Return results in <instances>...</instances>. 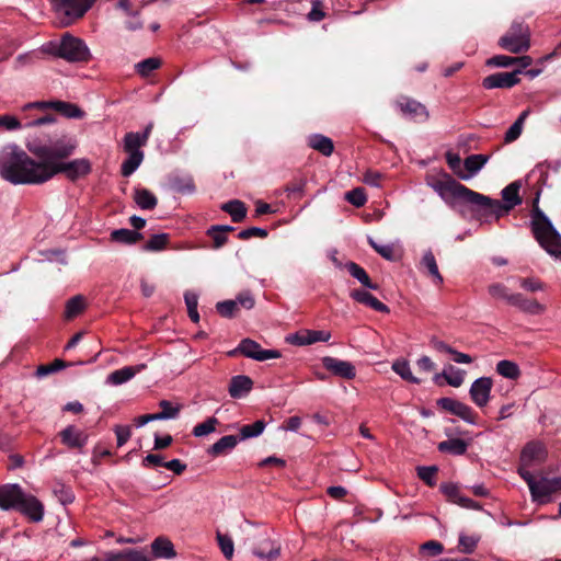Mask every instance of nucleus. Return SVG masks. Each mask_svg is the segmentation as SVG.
I'll list each match as a JSON object with an SVG mask.
<instances>
[{
	"instance_id": "nucleus-8",
	"label": "nucleus",
	"mask_w": 561,
	"mask_h": 561,
	"mask_svg": "<svg viewBox=\"0 0 561 561\" xmlns=\"http://www.w3.org/2000/svg\"><path fill=\"white\" fill-rule=\"evenodd\" d=\"M499 45L512 54L527 51L530 47L529 26L522 21H514L507 32L499 39Z\"/></svg>"
},
{
	"instance_id": "nucleus-15",
	"label": "nucleus",
	"mask_w": 561,
	"mask_h": 561,
	"mask_svg": "<svg viewBox=\"0 0 561 561\" xmlns=\"http://www.w3.org/2000/svg\"><path fill=\"white\" fill-rule=\"evenodd\" d=\"M27 107L51 108L67 118L84 117V112L77 104L65 101L36 102Z\"/></svg>"
},
{
	"instance_id": "nucleus-22",
	"label": "nucleus",
	"mask_w": 561,
	"mask_h": 561,
	"mask_svg": "<svg viewBox=\"0 0 561 561\" xmlns=\"http://www.w3.org/2000/svg\"><path fill=\"white\" fill-rule=\"evenodd\" d=\"M145 368H146V365L140 364L137 366H125L121 369L114 370L107 376V383H111L114 386L123 385V383L127 382L128 380H130L131 378H134V376L137 373H140Z\"/></svg>"
},
{
	"instance_id": "nucleus-55",
	"label": "nucleus",
	"mask_w": 561,
	"mask_h": 561,
	"mask_svg": "<svg viewBox=\"0 0 561 561\" xmlns=\"http://www.w3.org/2000/svg\"><path fill=\"white\" fill-rule=\"evenodd\" d=\"M216 309L218 313L225 318H232L238 310V302L234 300H225L217 302Z\"/></svg>"
},
{
	"instance_id": "nucleus-25",
	"label": "nucleus",
	"mask_w": 561,
	"mask_h": 561,
	"mask_svg": "<svg viewBox=\"0 0 561 561\" xmlns=\"http://www.w3.org/2000/svg\"><path fill=\"white\" fill-rule=\"evenodd\" d=\"M308 145L310 148L325 157H330L334 151L332 139L321 134L310 135L308 138Z\"/></svg>"
},
{
	"instance_id": "nucleus-27",
	"label": "nucleus",
	"mask_w": 561,
	"mask_h": 561,
	"mask_svg": "<svg viewBox=\"0 0 561 561\" xmlns=\"http://www.w3.org/2000/svg\"><path fill=\"white\" fill-rule=\"evenodd\" d=\"M240 439L234 435H226L213 444L207 453L213 457H218L232 450Z\"/></svg>"
},
{
	"instance_id": "nucleus-50",
	"label": "nucleus",
	"mask_w": 561,
	"mask_h": 561,
	"mask_svg": "<svg viewBox=\"0 0 561 561\" xmlns=\"http://www.w3.org/2000/svg\"><path fill=\"white\" fill-rule=\"evenodd\" d=\"M219 423V421L211 416V417H208L206 421H204L203 423H199L197 424L194 428H193V435L195 437H203V436H206L213 432L216 431V425Z\"/></svg>"
},
{
	"instance_id": "nucleus-59",
	"label": "nucleus",
	"mask_w": 561,
	"mask_h": 561,
	"mask_svg": "<svg viewBox=\"0 0 561 561\" xmlns=\"http://www.w3.org/2000/svg\"><path fill=\"white\" fill-rule=\"evenodd\" d=\"M515 57H510L505 55H496L486 60V65L492 67H510L512 65H515Z\"/></svg>"
},
{
	"instance_id": "nucleus-48",
	"label": "nucleus",
	"mask_w": 561,
	"mask_h": 561,
	"mask_svg": "<svg viewBox=\"0 0 561 561\" xmlns=\"http://www.w3.org/2000/svg\"><path fill=\"white\" fill-rule=\"evenodd\" d=\"M371 248L380 254L383 259L388 261H397L398 254L396 252V249L392 244H378L375 242L371 238L368 240Z\"/></svg>"
},
{
	"instance_id": "nucleus-21",
	"label": "nucleus",
	"mask_w": 561,
	"mask_h": 561,
	"mask_svg": "<svg viewBox=\"0 0 561 561\" xmlns=\"http://www.w3.org/2000/svg\"><path fill=\"white\" fill-rule=\"evenodd\" d=\"M489 157L484 154H471L463 161L466 172H457V175L461 180H469L477 174L483 165L488 162Z\"/></svg>"
},
{
	"instance_id": "nucleus-18",
	"label": "nucleus",
	"mask_w": 561,
	"mask_h": 561,
	"mask_svg": "<svg viewBox=\"0 0 561 561\" xmlns=\"http://www.w3.org/2000/svg\"><path fill=\"white\" fill-rule=\"evenodd\" d=\"M323 367L332 373L334 376L351 380L356 376L355 366L347 360H342L335 357L325 356L322 358Z\"/></svg>"
},
{
	"instance_id": "nucleus-44",
	"label": "nucleus",
	"mask_w": 561,
	"mask_h": 561,
	"mask_svg": "<svg viewBox=\"0 0 561 561\" xmlns=\"http://www.w3.org/2000/svg\"><path fill=\"white\" fill-rule=\"evenodd\" d=\"M265 422L263 420H257L252 424L243 425L240 428V440L253 438L260 436L264 428H265Z\"/></svg>"
},
{
	"instance_id": "nucleus-42",
	"label": "nucleus",
	"mask_w": 561,
	"mask_h": 561,
	"mask_svg": "<svg viewBox=\"0 0 561 561\" xmlns=\"http://www.w3.org/2000/svg\"><path fill=\"white\" fill-rule=\"evenodd\" d=\"M392 369L396 374H398L402 379L412 382L420 383L421 379L416 378L410 368V364L405 359H398L392 364Z\"/></svg>"
},
{
	"instance_id": "nucleus-17",
	"label": "nucleus",
	"mask_w": 561,
	"mask_h": 561,
	"mask_svg": "<svg viewBox=\"0 0 561 561\" xmlns=\"http://www.w3.org/2000/svg\"><path fill=\"white\" fill-rule=\"evenodd\" d=\"M437 404L442 409L450 412L454 415H457L458 417L462 419L463 421H466L470 424L476 423L477 414L473 412V410L469 405H467L460 401H457L451 398H440V399H438Z\"/></svg>"
},
{
	"instance_id": "nucleus-30",
	"label": "nucleus",
	"mask_w": 561,
	"mask_h": 561,
	"mask_svg": "<svg viewBox=\"0 0 561 561\" xmlns=\"http://www.w3.org/2000/svg\"><path fill=\"white\" fill-rule=\"evenodd\" d=\"M421 266L426 270L427 275L433 279L434 283L438 285L443 283V276L439 273L436 259L431 250H427L423 254Z\"/></svg>"
},
{
	"instance_id": "nucleus-11",
	"label": "nucleus",
	"mask_w": 561,
	"mask_h": 561,
	"mask_svg": "<svg viewBox=\"0 0 561 561\" xmlns=\"http://www.w3.org/2000/svg\"><path fill=\"white\" fill-rule=\"evenodd\" d=\"M60 442L69 449H76L82 453L88 444L89 435L87 432L78 428L76 425H68L58 434Z\"/></svg>"
},
{
	"instance_id": "nucleus-10",
	"label": "nucleus",
	"mask_w": 561,
	"mask_h": 561,
	"mask_svg": "<svg viewBox=\"0 0 561 561\" xmlns=\"http://www.w3.org/2000/svg\"><path fill=\"white\" fill-rule=\"evenodd\" d=\"M240 353L248 358H252L257 362H264L267 359L279 358L282 356L280 352L277 350H263L261 345L251 340L243 339L239 346L231 352V355Z\"/></svg>"
},
{
	"instance_id": "nucleus-51",
	"label": "nucleus",
	"mask_w": 561,
	"mask_h": 561,
	"mask_svg": "<svg viewBox=\"0 0 561 561\" xmlns=\"http://www.w3.org/2000/svg\"><path fill=\"white\" fill-rule=\"evenodd\" d=\"M108 561H148V559L140 551L128 550L117 554H108Z\"/></svg>"
},
{
	"instance_id": "nucleus-14",
	"label": "nucleus",
	"mask_w": 561,
	"mask_h": 561,
	"mask_svg": "<svg viewBox=\"0 0 561 561\" xmlns=\"http://www.w3.org/2000/svg\"><path fill=\"white\" fill-rule=\"evenodd\" d=\"M331 339V332L324 330H300L286 337V341L293 345L305 346L317 342H328Z\"/></svg>"
},
{
	"instance_id": "nucleus-61",
	"label": "nucleus",
	"mask_w": 561,
	"mask_h": 561,
	"mask_svg": "<svg viewBox=\"0 0 561 561\" xmlns=\"http://www.w3.org/2000/svg\"><path fill=\"white\" fill-rule=\"evenodd\" d=\"M267 230L259 227H251L239 232L238 238L241 240H248L252 237L266 238Z\"/></svg>"
},
{
	"instance_id": "nucleus-49",
	"label": "nucleus",
	"mask_w": 561,
	"mask_h": 561,
	"mask_svg": "<svg viewBox=\"0 0 561 561\" xmlns=\"http://www.w3.org/2000/svg\"><path fill=\"white\" fill-rule=\"evenodd\" d=\"M161 66V60L157 57L144 59L136 65V70L141 77H148L153 70Z\"/></svg>"
},
{
	"instance_id": "nucleus-47",
	"label": "nucleus",
	"mask_w": 561,
	"mask_h": 561,
	"mask_svg": "<svg viewBox=\"0 0 561 561\" xmlns=\"http://www.w3.org/2000/svg\"><path fill=\"white\" fill-rule=\"evenodd\" d=\"M480 541L479 536H468L465 534H460L459 536V551L465 554H471L474 552L478 542Z\"/></svg>"
},
{
	"instance_id": "nucleus-5",
	"label": "nucleus",
	"mask_w": 561,
	"mask_h": 561,
	"mask_svg": "<svg viewBox=\"0 0 561 561\" xmlns=\"http://www.w3.org/2000/svg\"><path fill=\"white\" fill-rule=\"evenodd\" d=\"M539 195L540 193L538 192L530 213L531 232L537 242L548 254L554 259L561 260V234L553 227L546 214L539 208Z\"/></svg>"
},
{
	"instance_id": "nucleus-26",
	"label": "nucleus",
	"mask_w": 561,
	"mask_h": 561,
	"mask_svg": "<svg viewBox=\"0 0 561 561\" xmlns=\"http://www.w3.org/2000/svg\"><path fill=\"white\" fill-rule=\"evenodd\" d=\"M545 458V448L540 443H528L520 455L524 465L530 466L534 461H541Z\"/></svg>"
},
{
	"instance_id": "nucleus-31",
	"label": "nucleus",
	"mask_w": 561,
	"mask_h": 561,
	"mask_svg": "<svg viewBox=\"0 0 561 561\" xmlns=\"http://www.w3.org/2000/svg\"><path fill=\"white\" fill-rule=\"evenodd\" d=\"M134 201L144 210H152L158 204L156 195L147 188H135Z\"/></svg>"
},
{
	"instance_id": "nucleus-46",
	"label": "nucleus",
	"mask_w": 561,
	"mask_h": 561,
	"mask_svg": "<svg viewBox=\"0 0 561 561\" xmlns=\"http://www.w3.org/2000/svg\"><path fill=\"white\" fill-rule=\"evenodd\" d=\"M184 300H185V305L187 307V312H188L190 319L194 323H197L199 321V314L197 311L198 296L193 291H186L184 294Z\"/></svg>"
},
{
	"instance_id": "nucleus-63",
	"label": "nucleus",
	"mask_w": 561,
	"mask_h": 561,
	"mask_svg": "<svg viewBox=\"0 0 561 561\" xmlns=\"http://www.w3.org/2000/svg\"><path fill=\"white\" fill-rule=\"evenodd\" d=\"M325 16L324 11L322 10V2L320 0L312 1V9L308 13V20L311 22H319L323 20Z\"/></svg>"
},
{
	"instance_id": "nucleus-23",
	"label": "nucleus",
	"mask_w": 561,
	"mask_h": 561,
	"mask_svg": "<svg viewBox=\"0 0 561 561\" xmlns=\"http://www.w3.org/2000/svg\"><path fill=\"white\" fill-rule=\"evenodd\" d=\"M253 387V381L249 376L238 375L231 378L229 383V394L231 398H241L249 393Z\"/></svg>"
},
{
	"instance_id": "nucleus-4",
	"label": "nucleus",
	"mask_w": 561,
	"mask_h": 561,
	"mask_svg": "<svg viewBox=\"0 0 561 561\" xmlns=\"http://www.w3.org/2000/svg\"><path fill=\"white\" fill-rule=\"evenodd\" d=\"M0 508L18 511L33 523L44 517V506L34 495L25 493L19 484L0 486Z\"/></svg>"
},
{
	"instance_id": "nucleus-29",
	"label": "nucleus",
	"mask_w": 561,
	"mask_h": 561,
	"mask_svg": "<svg viewBox=\"0 0 561 561\" xmlns=\"http://www.w3.org/2000/svg\"><path fill=\"white\" fill-rule=\"evenodd\" d=\"M513 306L530 314H541L546 309L545 306L539 304L536 299L526 298L519 293H516Z\"/></svg>"
},
{
	"instance_id": "nucleus-60",
	"label": "nucleus",
	"mask_w": 561,
	"mask_h": 561,
	"mask_svg": "<svg viewBox=\"0 0 561 561\" xmlns=\"http://www.w3.org/2000/svg\"><path fill=\"white\" fill-rule=\"evenodd\" d=\"M440 491L446 495L448 501L455 504L461 495L459 488L454 483L442 484Z\"/></svg>"
},
{
	"instance_id": "nucleus-36",
	"label": "nucleus",
	"mask_w": 561,
	"mask_h": 561,
	"mask_svg": "<svg viewBox=\"0 0 561 561\" xmlns=\"http://www.w3.org/2000/svg\"><path fill=\"white\" fill-rule=\"evenodd\" d=\"M346 270L348 273L356 278L364 287L377 290L379 286L376 283H373L366 273V271L354 262H350L346 264Z\"/></svg>"
},
{
	"instance_id": "nucleus-39",
	"label": "nucleus",
	"mask_w": 561,
	"mask_h": 561,
	"mask_svg": "<svg viewBox=\"0 0 561 561\" xmlns=\"http://www.w3.org/2000/svg\"><path fill=\"white\" fill-rule=\"evenodd\" d=\"M529 114H530V110H528V108L523 111L519 114L517 119L513 123V125L505 133V137H504L505 142L510 144V142H513L516 139H518V137L520 136V134L523 131L524 123Z\"/></svg>"
},
{
	"instance_id": "nucleus-52",
	"label": "nucleus",
	"mask_w": 561,
	"mask_h": 561,
	"mask_svg": "<svg viewBox=\"0 0 561 561\" xmlns=\"http://www.w3.org/2000/svg\"><path fill=\"white\" fill-rule=\"evenodd\" d=\"M345 199L355 207H362L367 202V196L363 187H356L346 192Z\"/></svg>"
},
{
	"instance_id": "nucleus-7",
	"label": "nucleus",
	"mask_w": 561,
	"mask_h": 561,
	"mask_svg": "<svg viewBox=\"0 0 561 561\" xmlns=\"http://www.w3.org/2000/svg\"><path fill=\"white\" fill-rule=\"evenodd\" d=\"M146 145L147 142L141 139L139 133L129 131L125 134L123 148L127 153V158L121 165V174L123 176H130L140 167L145 158L141 147H145Z\"/></svg>"
},
{
	"instance_id": "nucleus-28",
	"label": "nucleus",
	"mask_w": 561,
	"mask_h": 561,
	"mask_svg": "<svg viewBox=\"0 0 561 561\" xmlns=\"http://www.w3.org/2000/svg\"><path fill=\"white\" fill-rule=\"evenodd\" d=\"M151 550L156 558L171 559L176 552L173 543L165 537H158L151 543Z\"/></svg>"
},
{
	"instance_id": "nucleus-2",
	"label": "nucleus",
	"mask_w": 561,
	"mask_h": 561,
	"mask_svg": "<svg viewBox=\"0 0 561 561\" xmlns=\"http://www.w3.org/2000/svg\"><path fill=\"white\" fill-rule=\"evenodd\" d=\"M432 187L446 202L454 198L468 204L482 217L494 216L495 219H499L508 214L515 206L522 204V197L519 196L522 184L519 181L512 182L502 190L501 195L504 203L468 188L449 174H444L436 180Z\"/></svg>"
},
{
	"instance_id": "nucleus-3",
	"label": "nucleus",
	"mask_w": 561,
	"mask_h": 561,
	"mask_svg": "<svg viewBox=\"0 0 561 561\" xmlns=\"http://www.w3.org/2000/svg\"><path fill=\"white\" fill-rule=\"evenodd\" d=\"M35 130L34 136L27 140L26 148L38 158L37 161H56L71 156L77 148L75 137L60 131L55 126V117L46 115L26 124Z\"/></svg>"
},
{
	"instance_id": "nucleus-6",
	"label": "nucleus",
	"mask_w": 561,
	"mask_h": 561,
	"mask_svg": "<svg viewBox=\"0 0 561 561\" xmlns=\"http://www.w3.org/2000/svg\"><path fill=\"white\" fill-rule=\"evenodd\" d=\"M44 50L68 62H88L91 59L87 44L69 33L64 34L59 42H49Z\"/></svg>"
},
{
	"instance_id": "nucleus-32",
	"label": "nucleus",
	"mask_w": 561,
	"mask_h": 561,
	"mask_svg": "<svg viewBox=\"0 0 561 561\" xmlns=\"http://www.w3.org/2000/svg\"><path fill=\"white\" fill-rule=\"evenodd\" d=\"M280 547L270 538H265L262 542L253 550V553L261 558L273 560L279 556Z\"/></svg>"
},
{
	"instance_id": "nucleus-13",
	"label": "nucleus",
	"mask_w": 561,
	"mask_h": 561,
	"mask_svg": "<svg viewBox=\"0 0 561 561\" xmlns=\"http://www.w3.org/2000/svg\"><path fill=\"white\" fill-rule=\"evenodd\" d=\"M520 69L512 72H496L485 77L482 81V87L486 90L492 89H511L519 83Z\"/></svg>"
},
{
	"instance_id": "nucleus-41",
	"label": "nucleus",
	"mask_w": 561,
	"mask_h": 561,
	"mask_svg": "<svg viewBox=\"0 0 561 561\" xmlns=\"http://www.w3.org/2000/svg\"><path fill=\"white\" fill-rule=\"evenodd\" d=\"M496 371L499 375L513 380L520 376V369L518 365L507 359L500 360L496 364Z\"/></svg>"
},
{
	"instance_id": "nucleus-9",
	"label": "nucleus",
	"mask_w": 561,
	"mask_h": 561,
	"mask_svg": "<svg viewBox=\"0 0 561 561\" xmlns=\"http://www.w3.org/2000/svg\"><path fill=\"white\" fill-rule=\"evenodd\" d=\"M96 0H60L55 5L62 26H69L81 19Z\"/></svg>"
},
{
	"instance_id": "nucleus-19",
	"label": "nucleus",
	"mask_w": 561,
	"mask_h": 561,
	"mask_svg": "<svg viewBox=\"0 0 561 561\" xmlns=\"http://www.w3.org/2000/svg\"><path fill=\"white\" fill-rule=\"evenodd\" d=\"M397 106L404 116L411 118H420L423 121L428 118V112L425 105L414 99L401 96L397 101Z\"/></svg>"
},
{
	"instance_id": "nucleus-20",
	"label": "nucleus",
	"mask_w": 561,
	"mask_h": 561,
	"mask_svg": "<svg viewBox=\"0 0 561 561\" xmlns=\"http://www.w3.org/2000/svg\"><path fill=\"white\" fill-rule=\"evenodd\" d=\"M350 296L357 302L370 307L375 311L389 313L390 309L387 305L379 301L375 296L364 289L352 290Z\"/></svg>"
},
{
	"instance_id": "nucleus-56",
	"label": "nucleus",
	"mask_w": 561,
	"mask_h": 561,
	"mask_svg": "<svg viewBox=\"0 0 561 561\" xmlns=\"http://www.w3.org/2000/svg\"><path fill=\"white\" fill-rule=\"evenodd\" d=\"M436 472H437V467H435V466L417 468L419 478L430 486H434L436 484V479H435Z\"/></svg>"
},
{
	"instance_id": "nucleus-33",
	"label": "nucleus",
	"mask_w": 561,
	"mask_h": 561,
	"mask_svg": "<svg viewBox=\"0 0 561 561\" xmlns=\"http://www.w3.org/2000/svg\"><path fill=\"white\" fill-rule=\"evenodd\" d=\"M442 377L449 386L457 388L460 387L465 380V371L456 369L454 366L449 365L442 374H436L434 376V382L438 383V380Z\"/></svg>"
},
{
	"instance_id": "nucleus-35",
	"label": "nucleus",
	"mask_w": 561,
	"mask_h": 561,
	"mask_svg": "<svg viewBox=\"0 0 561 561\" xmlns=\"http://www.w3.org/2000/svg\"><path fill=\"white\" fill-rule=\"evenodd\" d=\"M468 444L461 438H450L438 444L437 449L440 453H448L455 456H461L467 451Z\"/></svg>"
},
{
	"instance_id": "nucleus-54",
	"label": "nucleus",
	"mask_w": 561,
	"mask_h": 561,
	"mask_svg": "<svg viewBox=\"0 0 561 561\" xmlns=\"http://www.w3.org/2000/svg\"><path fill=\"white\" fill-rule=\"evenodd\" d=\"M206 233L213 239V249H220L228 241V237L224 233V231L219 230V228L215 226L208 228Z\"/></svg>"
},
{
	"instance_id": "nucleus-16",
	"label": "nucleus",
	"mask_w": 561,
	"mask_h": 561,
	"mask_svg": "<svg viewBox=\"0 0 561 561\" xmlns=\"http://www.w3.org/2000/svg\"><path fill=\"white\" fill-rule=\"evenodd\" d=\"M492 386L493 381L490 377H480L472 382L469 393L474 404L483 408L489 403Z\"/></svg>"
},
{
	"instance_id": "nucleus-53",
	"label": "nucleus",
	"mask_w": 561,
	"mask_h": 561,
	"mask_svg": "<svg viewBox=\"0 0 561 561\" xmlns=\"http://www.w3.org/2000/svg\"><path fill=\"white\" fill-rule=\"evenodd\" d=\"M217 541L222 554L230 560L233 557V541L230 536L217 533Z\"/></svg>"
},
{
	"instance_id": "nucleus-40",
	"label": "nucleus",
	"mask_w": 561,
	"mask_h": 561,
	"mask_svg": "<svg viewBox=\"0 0 561 561\" xmlns=\"http://www.w3.org/2000/svg\"><path fill=\"white\" fill-rule=\"evenodd\" d=\"M85 309V300L83 296L77 295L70 298L65 308V318L67 320L73 319Z\"/></svg>"
},
{
	"instance_id": "nucleus-45",
	"label": "nucleus",
	"mask_w": 561,
	"mask_h": 561,
	"mask_svg": "<svg viewBox=\"0 0 561 561\" xmlns=\"http://www.w3.org/2000/svg\"><path fill=\"white\" fill-rule=\"evenodd\" d=\"M159 407L161 408V411L156 413L157 414V419L159 421H161V420H170V419L178 417V415H179V413H180V411L182 409L181 404L173 405L168 400H161L159 402Z\"/></svg>"
},
{
	"instance_id": "nucleus-64",
	"label": "nucleus",
	"mask_w": 561,
	"mask_h": 561,
	"mask_svg": "<svg viewBox=\"0 0 561 561\" xmlns=\"http://www.w3.org/2000/svg\"><path fill=\"white\" fill-rule=\"evenodd\" d=\"M0 127L5 128L7 130H15L21 128V122L15 116L1 115Z\"/></svg>"
},
{
	"instance_id": "nucleus-12",
	"label": "nucleus",
	"mask_w": 561,
	"mask_h": 561,
	"mask_svg": "<svg viewBox=\"0 0 561 561\" xmlns=\"http://www.w3.org/2000/svg\"><path fill=\"white\" fill-rule=\"evenodd\" d=\"M561 491V476L554 478H541L533 489V501L538 504L550 502L552 493Z\"/></svg>"
},
{
	"instance_id": "nucleus-43",
	"label": "nucleus",
	"mask_w": 561,
	"mask_h": 561,
	"mask_svg": "<svg viewBox=\"0 0 561 561\" xmlns=\"http://www.w3.org/2000/svg\"><path fill=\"white\" fill-rule=\"evenodd\" d=\"M170 240L168 233H157L150 237L142 249L148 252H157L167 248Z\"/></svg>"
},
{
	"instance_id": "nucleus-37",
	"label": "nucleus",
	"mask_w": 561,
	"mask_h": 561,
	"mask_svg": "<svg viewBox=\"0 0 561 561\" xmlns=\"http://www.w3.org/2000/svg\"><path fill=\"white\" fill-rule=\"evenodd\" d=\"M144 237L140 232L129 229H116L111 232V240L124 244H135Z\"/></svg>"
},
{
	"instance_id": "nucleus-34",
	"label": "nucleus",
	"mask_w": 561,
	"mask_h": 561,
	"mask_svg": "<svg viewBox=\"0 0 561 561\" xmlns=\"http://www.w3.org/2000/svg\"><path fill=\"white\" fill-rule=\"evenodd\" d=\"M488 293L494 300H503L513 306L516 293H511L510 288L502 283H493L488 286Z\"/></svg>"
},
{
	"instance_id": "nucleus-57",
	"label": "nucleus",
	"mask_w": 561,
	"mask_h": 561,
	"mask_svg": "<svg viewBox=\"0 0 561 561\" xmlns=\"http://www.w3.org/2000/svg\"><path fill=\"white\" fill-rule=\"evenodd\" d=\"M125 21V28L129 32H137L144 28V21L141 19L140 10L135 11Z\"/></svg>"
},
{
	"instance_id": "nucleus-24",
	"label": "nucleus",
	"mask_w": 561,
	"mask_h": 561,
	"mask_svg": "<svg viewBox=\"0 0 561 561\" xmlns=\"http://www.w3.org/2000/svg\"><path fill=\"white\" fill-rule=\"evenodd\" d=\"M171 188L179 194H193L195 192V183L190 174H173L170 178Z\"/></svg>"
},
{
	"instance_id": "nucleus-58",
	"label": "nucleus",
	"mask_w": 561,
	"mask_h": 561,
	"mask_svg": "<svg viewBox=\"0 0 561 561\" xmlns=\"http://www.w3.org/2000/svg\"><path fill=\"white\" fill-rule=\"evenodd\" d=\"M66 365H65V362H62L61 359H55L51 364L49 365H41L37 367L36 369V376L37 377H45L51 373H55V371H58L59 369L64 368Z\"/></svg>"
},
{
	"instance_id": "nucleus-38",
	"label": "nucleus",
	"mask_w": 561,
	"mask_h": 561,
	"mask_svg": "<svg viewBox=\"0 0 561 561\" xmlns=\"http://www.w3.org/2000/svg\"><path fill=\"white\" fill-rule=\"evenodd\" d=\"M221 209L231 216L233 222H241L247 216L244 203L238 199L225 203Z\"/></svg>"
},
{
	"instance_id": "nucleus-62",
	"label": "nucleus",
	"mask_w": 561,
	"mask_h": 561,
	"mask_svg": "<svg viewBox=\"0 0 561 561\" xmlns=\"http://www.w3.org/2000/svg\"><path fill=\"white\" fill-rule=\"evenodd\" d=\"M117 438V447H122L131 436V430L127 425H116L114 428Z\"/></svg>"
},
{
	"instance_id": "nucleus-1",
	"label": "nucleus",
	"mask_w": 561,
	"mask_h": 561,
	"mask_svg": "<svg viewBox=\"0 0 561 561\" xmlns=\"http://www.w3.org/2000/svg\"><path fill=\"white\" fill-rule=\"evenodd\" d=\"M91 170V162L87 158L69 162L36 161L18 147L8 148L0 154V175L14 185L43 184L59 173H65L70 181H77Z\"/></svg>"
}]
</instances>
